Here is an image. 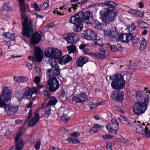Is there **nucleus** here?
I'll use <instances>...</instances> for the list:
<instances>
[{"label":"nucleus","instance_id":"ea45409f","mask_svg":"<svg viewBox=\"0 0 150 150\" xmlns=\"http://www.w3.org/2000/svg\"><path fill=\"white\" fill-rule=\"evenodd\" d=\"M144 132L145 136L147 138L150 137V129L147 127H146Z\"/></svg>","mask_w":150,"mask_h":150},{"label":"nucleus","instance_id":"4d7b16f0","mask_svg":"<svg viewBox=\"0 0 150 150\" xmlns=\"http://www.w3.org/2000/svg\"><path fill=\"white\" fill-rule=\"evenodd\" d=\"M137 15L140 17H142L144 16V12H137Z\"/></svg>","mask_w":150,"mask_h":150},{"label":"nucleus","instance_id":"052dcab7","mask_svg":"<svg viewBox=\"0 0 150 150\" xmlns=\"http://www.w3.org/2000/svg\"><path fill=\"white\" fill-rule=\"evenodd\" d=\"M137 67V65L136 63H134L133 64L130 66L129 67L131 69H134Z\"/></svg>","mask_w":150,"mask_h":150},{"label":"nucleus","instance_id":"dca6fc26","mask_svg":"<svg viewBox=\"0 0 150 150\" xmlns=\"http://www.w3.org/2000/svg\"><path fill=\"white\" fill-rule=\"evenodd\" d=\"M43 33L36 32L34 33L32 37L31 43L32 44H35L38 43L42 39Z\"/></svg>","mask_w":150,"mask_h":150},{"label":"nucleus","instance_id":"f704fd0d","mask_svg":"<svg viewBox=\"0 0 150 150\" xmlns=\"http://www.w3.org/2000/svg\"><path fill=\"white\" fill-rule=\"evenodd\" d=\"M138 24L142 28H147L148 26L147 24L146 23L142 20L138 21Z\"/></svg>","mask_w":150,"mask_h":150},{"label":"nucleus","instance_id":"39448f33","mask_svg":"<svg viewBox=\"0 0 150 150\" xmlns=\"http://www.w3.org/2000/svg\"><path fill=\"white\" fill-rule=\"evenodd\" d=\"M137 100L134 104L133 107L134 113L136 115H140L144 113L146 110L148 105L145 99L140 98H137Z\"/></svg>","mask_w":150,"mask_h":150},{"label":"nucleus","instance_id":"1a4fd4ad","mask_svg":"<svg viewBox=\"0 0 150 150\" xmlns=\"http://www.w3.org/2000/svg\"><path fill=\"white\" fill-rule=\"evenodd\" d=\"M45 54L48 57L54 58L57 59L61 57L62 53L59 50L56 48H51L48 51H46Z\"/></svg>","mask_w":150,"mask_h":150},{"label":"nucleus","instance_id":"20e7f679","mask_svg":"<svg viewBox=\"0 0 150 150\" xmlns=\"http://www.w3.org/2000/svg\"><path fill=\"white\" fill-rule=\"evenodd\" d=\"M110 80L112 79L111 83L112 88L115 90L122 89L125 85V82L123 77L120 74H115L112 77H110Z\"/></svg>","mask_w":150,"mask_h":150},{"label":"nucleus","instance_id":"f257e3e1","mask_svg":"<svg viewBox=\"0 0 150 150\" xmlns=\"http://www.w3.org/2000/svg\"><path fill=\"white\" fill-rule=\"evenodd\" d=\"M19 2L23 20L22 22L23 29L22 34L23 36L29 38L33 32V21L25 14V11L29 10V7L28 4H25L24 0H19Z\"/></svg>","mask_w":150,"mask_h":150},{"label":"nucleus","instance_id":"6e6d98bb","mask_svg":"<svg viewBox=\"0 0 150 150\" xmlns=\"http://www.w3.org/2000/svg\"><path fill=\"white\" fill-rule=\"evenodd\" d=\"M34 7L36 11H40V8L38 6L36 3H35L34 4Z\"/></svg>","mask_w":150,"mask_h":150},{"label":"nucleus","instance_id":"603ef678","mask_svg":"<svg viewBox=\"0 0 150 150\" xmlns=\"http://www.w3.org/2000/svg\"><path fill=\"white\" fill-rule=\"evenodd\" d=\"M137 11L136 10L131 9L129 11V13L132 14L133 15L137 16Z\"/></svg>","mask_w":150,"mask_h":150},{"label":"nucleus","instance_id":"13d9d810","mask_svg":"<svg viewBox=\"0 0 150 150\" xmlns=\"http://www.w3.org/2000/svg\"><path fill=\"white\" fill-rule=\"evenodd\" d=\"M48 6L49 4L47 2H44L42 6V7L43 8V9H45Z\"/></svg>","mask_w":150,"mask_h":150},{"label":"nucleus","instance_id":"4c0bfd02","mask_svg":"<svg viewBox=\"0 0 150 150\" xmlns=\"http://www.w3.org/2000/svg\"><path fill=\"white\" fill-rule=\"evenodd\" d=\"M94 26L97 29H101L102 28V24L98 21H96L94 22Z\"/></svg>","mask_w":150,"mask_h":150},{"label":"nucleus","instance_id":"a878e982","mask_svg":"<svg viewBox=\"0 0 150 150\" xmlns=\"http://www.w3.org/2000/svg\"><path fill=\"white\" fill-rule=\"evenodd\" d=\"M105 6L111 8H114L117 6L116 3L110 1H105Z\"/></svg>","mask_w":150,"mask_h":150},{"label":"nucleus","instance_id":"393cba45","mask_svg":"<svg viewBox=\"0 0 150 150\" xmlns=\"http://www.w3.org/2000/svg\"><path fill=\"white\" fill-rule=\"evenodd\" d=\"M98 53L99 58L101 59H103L105 58V51L104 48L101 47L99 48Z\"/></svg>","mask_w":150,"mask_h":150},{"label":"nucleus","instance_id":"7ed1b4c3","mask_svg":"<svg viewBox=\"0 0 150 150\" xmlns=\"http://www.w3.org/2000/svg\"><path fill=\"white\" fill-rule=\"evenodd\" d=\"M100 14L103 22L108 23L113 21L116 16V13L113 10L105 8L100 11Z\"/></svg>","mask_w":150,"mask_h":150},{"label":"nucleus","instance_id":"c85d7f7f","mask_svg":"<svg viewBox=\"0 0 150 150\" xmlns=\"http://www.w3.org/2000/svg\"><path fill=\"white\" fill-rule=\"evenodd\" d=\"M67 48L69 51V53H74L76 51V47L74 45H71L67 47Z\"/></svg>","mask_w":150,"mask_h":150},{"label":"nucleus","instance_id":"2f4dec72","mask_svg":"<svg viewBox=\"0 0 150 150\" xmlns=\"http://www.w3.org/2000/svg\"><path fill=\"white\" fill-rule=\"evenodd\" d=\"M67 141H68L69 143L73 144H76L80 143V141L75 138L68 137L67 139Z\"/></svg>","mask_w":150,"mask_h":150},{"label":"nucleus","instance_id":"b1692460","mask_svg":"<svg viewBox=\"0 0 150 150\" xmlns=\"http://www.w3.org/2000/svg\"><path fill=\"white\" fill-rule=\"evenodd\" d=\"M107 49L109 51L116 52L120 51L121 47H116L115 46L110 45V44H108Z\"/></svg>","mask_w":150,"mask_h":150},{"label":"nucleus","instance_id":"423d86ee","mask_svg":"<svg viewBox=\"0 0 150 150\" xmlns=\"http://www.w3.org/2000/svg\"><path fill=\"white\" fill-rule=\"evenodd\" d=\"M11 93V90L8 87L5 86L3 87L0 96V108L6 106V103L10 101Z\"/></svg>","mask_w":150,"mask_h":150},{"label":"nucleus","instance_id":"9d476101","mask_svg":"<svg viewBox=\"0 0 150 150\" xmlns=\"http://www.w3.org/2000/svg\"><path fill=\"white\" fill-rule=\"evenodd\" d=\"M83 37L86 39L95 40L97 39V34L93 30L88 29L83 33Z\"/></svg>","mask_w":150,"mask_h":150},{"label":"nucleus","instance_id":"864d4df0","mask_svg":"<svg viewBox=\"0 0 150 150\" xmlns=\"http://www.w3.org/2000/svg\"><path fill=\"white\" fill-rule=\"evenodd\" d=\"M40 81V77L38 76H35L34 78V82L38 84Z\"/></svg>","mask_w":150,"mask_h":150},{"label":"nucleus","instance_id":"69168bd1","mask_svg":"<svg viewBox=\"0 0 150 150\" xmlns=\"http://www.w3.org/2000/svg\"><path fill=\"white\" fill-rule=\"evenodd\" d=\"M44 95L46 96L49 97L50 96V92L46 90L44 91Z\"/></svg>","mask_w":150,"mask_h":150},{"label":"nucleus","instance_id":"c756f323","mask_svg":"<svg viewBox=\"0 0 150 150\" xmlns=\"http://www.w3.org/2000/svg\"><path fill=\"white\" fill-rule=\"evenodd\" d=\"M142 42L140 44V47L139 49L141 51H143L145 50L146 47L147 42L145 39H143Z\"/></svg>","mask_w":150,"mask_h":150},{"label":"nucleus","instance_id":"f03ea898","mask_svg":"<svg viewBox=\"0 0 150 150\" xmlns=\"http://www.w3.org/2000/svg\"><path fill=\"white\" fill-rule=\"evenodd\" d=\"M84 23L90 24L94 21L93 14L90 11H87L85 13L79 12L74 16H72L70 19L69 22L74 24L73 28L75 31H81L83 28L82 20Z\"/></svg>","mask_w":150,"mask_h":150},{"label":"nucleus","instance_id":"f3484780","mask_svg":"<svg viewBox=\"0 0 150 150\" xmlns=\"http://www.w3.org/2000/svg\"><path fill=\"white\" fill-rule=\"evenodd\" d=\"M49 70H50V76H51L53 77L54 78H56L55 76H58L60 74V70L59 67L57 66L56 67H53L47 70V78H49L48 74Z\"/></svg>","mask_w":150,"mask_h":150},{"label":"nucleus","instance_id":"6e6552de","mask_svg":"<svg viewBox=\"0 0 150 150\" xmlns=\"http://www.w3.org/2000/svg\"><path fill=\"white\" fill-rule=\"evenodd\" d=\"M34 50L35 60L33 56H28V59L32 61L33 63L35 62V61L38 62H41L42 61L43 56V52L40 48L38 47H35Z\"/></svg>","mask_w":150,"mask_h":150},{"label":"nucleus","instance_id":"9b49d317","mask_svg":"<svg viewBox=\"0 0 150 150\" xmlns=\"http://www.w3.org/2000/svg\"><path fill=\"white\" fill-rule=\"evenodd\" d=\"M88 99L87 95L84 93H82L78 96H74L73 98V100L76 103H83Z\"/></svg>","mask_w":150,"mask_h":150},{"label":"nucleus","instance_id":"aec40b11","mask_svg":"<svg viewBox=\"0 0 150 150\" xmlns=\"http://www.w3.org/2000/svg\"><path fill=\"white\" fill-rule=\"evenodd\" d=\"M40 119L39 114L37 111H35L34 113V117L32 118L29 123V126L32 127L39 121Z\"/></svg>","mask_w":150,"mask_h":150},{"label":"nucleus","instance_id":"c03bdc74","mask_svg":"<svg viewBox=\"0 0 150 150\" xmlns=\"http://www.w3.org/2000/svg\"><path fill=\"white\" fill-rule=\"evenodd\" d=\"M136 28L134 24L132 23L131 25L128 26L127 30H129V32H131L134 30Z\"/></svg>","mask_w":150,"mask_h":150},{"label":"nucleus","instance_id":"3c124183","mask_svg":"<svg viewBox=\"0 0 150 150\" xmlns=\"http://www.w3.org/2000/svg\"><path fill=\"white\" fill-rule=\"evenodd\" d=\"M40 144L41 142L40 141H38L37 142L35 146V148L36 150H37L39 149Z\"/></svg>","mask_w":150,"mask_h":150},{"label":"nucleus","instance_id":"5701e85b","mask_svg":"<svg viewBox=\"0 0 150 150\" xmlns=\"http://www.w3.org/2000/svg\"><path fill=\"white\" fill-rule=\"evenodd\" d=\"M32 94L33 92H32L31 88H28L23 94V98L29 99L31 97Z\"/></svg>","mask_w":150,"mask_h":150},{"label":"nucleus","instance_id":"680f3d73","mask_svg":"<svg viewBox=\"0 0 150 150\" xmlns=\"http://www.w3.org/2000/svg\"><path fill=\"white\" fill-rule=\"evenodd\" d=\"M106 147L107 150H112L111 144L110 143H109L106 144Z\"/></svg>","mask_w":150,"mask_h":150},{"label":"nucleus","instance_id":"bf43d9fd","mask_svg":"<svg viewBox=\"0 0 150 150\" xmlns=\"http://www.w3.org/2000/svg\"><path fill=\"white\" fill-rule=\"evenodd\" d=\"M86 45L85 44H81L79 47L80 49L83 50L86 47Z\"/></svg>","mask_w":150,"mask_h":150},{"label":"nucleus","instance_id":"c9c22d12","mask_svg":"<svg viewBox=\"0 0 150 150\" xmlns=\"http://www.w3.org/2000/svg\"><path fill=\"white\" fill-rule=\"evenodd\" d=\"M136 131L137 133L143 134L144 131L143 128L140 125H138L136 127Z\"/></svg>","mask_w":150,"mask_h":150},{"label":"nucleus","instance_id":"58836bf2","mask_svg":"<svg viewBox=\"0 0 150 150\" xmlns=\"http://www.w3.org/2000/svg\"><path fill=\"white\" fill-rule=\"evenodd\" d=\"M111 121L112 125L116 129H117L119 127V123L114 118H113L111 120Z\"/></svg>","mask_w":150,"mask_h":150},{"label":"nucleus","instance_id":"4be33fe9","mask_svg":"<svg viewBox=\"0 0 150 150\" xmlns=\"http://www.w3.org/2000/svg\"><path fill=\"white\" fill-rule=\"evenodd\" d=\"M88 59L87 57H80L76 61V64L78 67H82L87 63Z\"/></svg>","mask_w":150,"mask_h":150},{"label":"nucleus","instance_id":"412c9836","mask_svg":"<svg viewBox=\"0 0 150 150\" xmlns=\"http://www.w3.org/2000/svg\"><path fill=\"white\" fill-rule=\"evenodd\" d=\"M118 38L120 40L124 43H127L131 39L132 36L130 34H124L119 35Z\"/></svg>","mask_w":150,"mask_h":150},{"label":"nucleus","instance_id":"37998d69","mask_svg":"<svg viewBox=\"0 0 150 150\" xmlns=\"http://www.w3.org/2000/svg\"><path fill=\"white\" fill-rule=\"evenodd\" d=\"M4 10L6 11H10L11 10V7L8 4H4L3 6Z\"/></svg>","mask_w":150,"mask_h":150},{"label":"nucleus","instance_id":"7c9ffc66","mask_svg":"<svg viewBox=\"0 0 150 150\" xmlns=\"http://www.w3.org/2000/svg\"><path fill=\"white\" fill-rule=\"evenodd\" d=\"M106 128L110 133L114 134L116 133L117 129H114V128L111 126L110 124L109 123L107 125Z\"/></svg>","mask_w":150,"mask_h":150},{"label":"nucleus","instance_id":"6ab92c4d","mask_svg":"<svg viewBox=\"0 0 150 150\" xmlns=\"http://www.w3.org/2000/svg\"><path fill=\"white\" fill-rule=\"evenodd\" d=\"M72 60V58L69 55L67 54L60 58L58 61L59 64L63 65L69 62Z\"/></svg>","mask_w":150,"mask_h":150},{"label":"nucleus","instance_id":"49530a36","mask_svg":"<svg viewBox=\"0 0 150 150\" xmlns=\"http://www.w3.org/2000/svg\"><path fill=\"white\" fill-rule=\"evenodd\" d=\"M102 137L104 139H111L113 137L112 135L110 134L103 135Z\"/></svg>","mask_w":150,"mask_h":150},{"label":"nucleus","instance_id":"79ce46f5","mask_svg":"<svg viewBox=\"0 0 150 150\" xmlns=\"http://www.w3.org/2000/svg\"><path fill=\"white\" fill-rule=\"evenodd\" d=\"M96 40L95 42V43L96 45L99 46H102L103 45V43L102 40L99 38L97 37V39H95Z\"/></svg>","mask_w":150,"mask_h":150},{"label":"nucleus","instance_id":"09e8293b","mask_svg":"<svg viewBox=\"0 0 150 150\" xmlns=\"http://www.w3.org/2000/svg\"><path fill=\"white\" fill-rule=\"evenodd\" d=\"M61 119L62 120L67 122L69 119V117L66 115L64 114L61 117Z\"/></svg>","mask_w":150,"mask_h":150},{"label":"nucleus","instance_id":"de8ad7c7","mask_svg":"<svg viewBox=\"0 0 150 150\" xmlns=\"http://www.w3.org/2000/svg\"><path fill=\"white\" fill-rule=\"evenodd\" d=\"M14 81L17 83L21 82V76H14Z\"/></svg>","mask_w":150,"mask_h":150},{"label":"nucleus","instance_id":"a211bd4d","mask_svg":"<svg viewBox=\"0 0 150 150\" xmlns=\"http://www.w3.org/2000/svg\"><path fill=\"white\" fill-rule=\"evenodd\" d=\"M123 94L122 91L115 92L112 96L113 99L117 102L122 101L124 99Z\"/></svg>","mask_w":150,"mask_h":150},{"label":"nucleus","instance_id":"ddd939ff","mask_svg":"<svg viewBox=\"0 0 150 150\" xmlns=\"http://www.w3.org/2000/svg\"><path fill=\"white\" fill-rule=\"evenodd\" d=\"M23 133V132H21L16 137L15 141L17 144L15 148L16 150H21L23 146L24 142L23 140L20 139L21 136Z\"/></svg>","mask_w":150,"mask_h":150},{"label":"nucleus","instance_id":"0e129e2a","mask_svg":"<svg viewBox=\"0 0 150 150\" xmlns=\"http://www.w3.org/2000/svg\"><path fill=\"white\" fill-rule=\"evenodd\" d=\"M25 64L29 69L31 70L32 69V65L30 64L29 63L26 62L25 63Z\"/></svg>","mask_w":150,"mask_h":150},{"label":"nucleus","instance_id":"5fc2aeb1","mask_svg":"<svg viewBox=\"0 0 150 150\" xmlns=\"http://www.w3.org/2000/svg\"><path fill=\"white\" fill-rule=\"evenodd\" d=\"M80 135V134L77 132H75L71 134L70 136L74 137H77Z\"/></svg>","mask_w":150,"mask_h":150},{"label":"nucleus","instance_id":"a18cd8bd","mask_svg":"<svg viewBox=\"0 0 150 150\" xmlns=\"http://www.w3.org/2000/svg\"><path fill=\"white\" fill-rule=\"evenodd\" d=\"M3 36L4 37H5L6 38H11L13 36V35L11 33H4Z\"/></svg>","mask_w":150,"mask_h":150},{"label":"nucleus","instance_id":"2eb2a0df","mask_svg":"<svg viewBox=\"0 0 150 150\" xmlns=\"http://www.w3.org/2000/svg\"><path fill=\"white\" fill-rule=\"evenodd\" d=\"M6 113L9 115H13L15 114L18 110V107L11 105L6 106L4 108Z\"/></svg>","mask_w":150,"mask_h":150},{"label":"nucleus","instance_id":"0eeeda50","mask_svg":"<svg viewBox=\"0 0 150 150\" xmlns=\"http://www.w3.org/2000/svg\"><path fill=\"white\" fill-rule=\"evenodd\" d=\"M49 80L47 81L48 89L51 92H53L57 91L59 88V81L56 78L50 76V70L48 71Z\"/></svg>","mask_w":150,"mask_h":150},{"label":"nucleus","instance_id":"774afa93","mask_svg":"<svg viewBox=\"0 0 150 150\" xmlns=\"http://www.w3.org/2000/svg\"><path fill=\"white\" fill-rule=\"evenodd\" d=\"M83 51V52L86 54H89V50L88 48L86 47Z\"/></svg>","mask_w":150,"mask_h":150},{"label":"nucleus","instance_id":"f8f14e48","mask_svg":"<svg viewBox=\"0 0 150 150\" xmlns=\"http://www.w3.org/2000/svg\"><path fill=\"white\" fill-rule=\"evenodd\" d=\"M65 38L68 43L73 44L75 43L79 40V37L77 34L72 33L68 34Z\"/></svg>","mask_w":150,"mask_h":150},{"label":"nucleus","instance_id":"a19ab883","mask_svg":"<svg viewBox=\"0 0 150 150\" xmlns=\"http://www.w3.org/2000/svg\"><path fill=\"white\" fill-rule=\"evenodd\" d=\"M45 110L47 114L48 115H50L51 111L50 105L47 104L45 108Z\"/></svg>","mask_w":150,"mask_h":150},{"label":"nucleus","instance_id":"473e14b6","mask_svg":"<svg viewBox=\"0 0 150 150\" xmlns=\"http://www.w3.org/2000/svg\"><path fill=\"white\" fill-rule=\"evenodd\" d=\"M103 102H100L99 103H95L93 102H90L89 105L91 109L95 108L98 105L102 104Z\"/></svg>","mask_w":150,"mask_h":150},{"label":"nucleus","instance_id":"4468645a","mask_svg":"<svg viewBox=\"0 0 150 150\" xmlns=\"http://www.w3.org/2000/svg\"><path fill=\"white\" fill-rule=\"evenodd\" d=\"M104 32L105 34L110 38H116L118 35V30L116 28H112L105 31Z\"/></svg>","mask_w":150,"mask_h":150},{"label":"nucleus","instance_id":"bb28decb","mask_svg":"<svg viewBox=\"0 0 150 150\" xmlns=\"http://www.w3.org/2000/svg\"><path fill=\"white\" fill-rule=\"evenodd\" d=\"M55 59H56L54 58H51V59H50L49 61V63L52 66V68L59 66L57 62Z\"/></svg>","mask_w":150,"mask_h":150},{"label":"nucleus","instance_id":"72a5a7b5","mask_svg":"<svg viewBox=\"0 0 150 150\" xmlns=\"http://www.w3.org/2000/svg\"><path fill=\"white\" fill-rule=\"evenodd\" d=\"M119 119L122 122L125 124L130 125V122H129L127 119L123 116H120L119 118Z\"/></svg>","mask_w":150,"mask_h":150},{"label":"nucleus","instance_id":"e433bc0d","mask_svg":"<svg viewBox=\"0 0 150 150\" xmlns=\"http://www.w3.org/2000/svg\"><path fill=\"white\" fill-rule=\"evenodd\" d=\"M32 104H33V103H32V102H30L28 105V106H27L28 108H31L32 105ZM32 114V109H31V108L30 109V110L29 112L26 121H28V119L30 118V117H31V116Z\"/></svg>","mask_w":150,"mask_h":150},{"label":"nucleus","instance_id":"338daca9","mask_svg":"<svg viewBox=\"0 0 150 150\" xmlns=\"http://www.w3.org/2000/svg\"><path fill=\"white\" fill-rule=\"evenodd\" d=\"M28 80V79L26 77L23 76H21V82L26 81Z\"/></svg>","mask_w":150,"mask_h":150},{"label":"nucleus","instance_id":"e2e57ef3","mask_svg":"<svg viewBox=\"0 0 150 150\" xmlns=\"http://www.w3.org/2000/svg\"><path fill=\"white\" fill-rule=\"evenodd\" d=\"M31 90L33 92V94L36 93L37 91V88L35 87H33Z\"/></svg>","mask_w":150,"mask_h":150},{"label":"nucleus","instance_id":"8fccbe9b","mask_svg":"<svg viewBox=\"0 0 150 150\" xmlns=\"http://www.w3.org/2000/svg\"><path fill=\"white\" fill-rule=\"evenodd\" d=\"M98 131V130L97 129L93 127L89 130L88 132L89 133L92 134L95 132H97Z\"/></svg>","mask_w":150,"mask_h":150},{"label":"nucleus","instance_id":"cd10ccee","mask_svg":"<svg viewBox=\"0 0 150 150\" xmlns=\"http://www.w3.org/2000/svg\"><path fill=\"white\" fill-rule=\"evenodd\" d=\"M57 102V100L54 96L51 97L47 104L50 105H55Z\"/></svg>","mask_w":150,"mask_h":150}]
</instances>
